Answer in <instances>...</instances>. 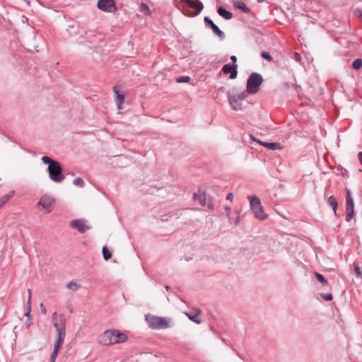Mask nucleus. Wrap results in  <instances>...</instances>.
I'll use <instances>...</instances> for the list:
<instances>
[{
	"instance_id": "f257e3e1",
	"label": "nucleus",
	"mask_w": 362,
	"mask_h": 362,
	"mask_svg": "<svg viewBox=\"0 0 362 362\" xmlns=\"http://www.w3.org/2000/svg\"><path fill=\"white\" fill-rule=\"evenodd\" d=\"M128 339L127 335L116 329H110L98 337V342L102 346H113L125 342Z\"/></svg>"
},
{
	"instance_id": "f03ea898",
	"label": "nucleus",
	"mask_w": 362,
	"mask_h": 362,
	"mask_svg": "<svg viewBox=\"0 0 362 362\" xmlns=\"http://www.w3.org/2000/svg\"><path fill=\"white\" fill-rule=\"evenodd\" d=\"M174 3L177 8L189 17L197 16L204 8L202 3L199 0H174Z\"/></svg>"
},
{
	"instance_id": "7ed1b4c3",
	"label": "nucleus",
	"mask_w": 362,
	"mask_h": 362,
	"mask_svg": "<svg viewBox=\"0 0 362 362\" xmlns=\"http://www.w3.org/2000/svg\"><path fill=\"white\" fill-rule=\"evenodd\" d=\"M42 160L44 163L49 165L48 172L50 179L55 182H62L64 176L62 174V168L60 163L48 156H43Z\"/></svg>"
},
{
	"instance_id": "20e7f679",
	"label": "nucleus",
	"mask_w": 362,
	"mask_h": 362,
	"mask_svg": "<svg viewBox=\"0 0 362 362\" xmlns=\"http://www.w3.org/2000/svg\"><path fill=\"white\" fill-rule=\"evenodd\" d=\"M146 320L151 329H160L169 327L170 320L166 317H161L152 315H146Z\"/></svg>"
},
{
	"instance_id": "39448f33",
	"label": "nucleus",
	"mask_w": 362,
	"mask_h": 362,
	"mask_svg": "<svg viewBox=\"0 0 362 362\" xmlns=\"http://www.w3.org/2000/svg\"><path fill=\"white\" fill-rule=\"evenodd\" d=\"M250 207L254 212L256 218L264 221L268 218V215L264 211L261 204V201L256 197H249Z\"/></svg>"
},
{
	"instance_id": "423d86ee",
	"label": "nucleus",
	"mask_w": 362,
	"mask_h": 362,
	"mask_svg": "<svg viewBox=\"0 0 362 362\" xmlns=\"http://www.w3.org/2000/svg\"><path fill=\"white\" fill-rule=\"evenodd\" d=\"M263 82L262 76L257 73H252L249 76L247 81V91L249 93H256Z\"/></svg>"
},
{
	"instance_id": "0eeeda50",
	"label": "nucleus",
	"mask_w": 362,
	"mask_h": 362,
	"mask_svg": "<svg viewBox=\"0 0 362 362\" xmlns=\"http://www.w3.org/2000/svg\"><path fill=\"white\" fill-rule=\"evenodd\" d=\"M54 204L55 199L48 194H44L37 203V206H41L47 214L53 210Z\"/></svg>"
},
{
	"instance_id": "6e6552de",
	"label": "nucleus",
	"mask_w": 362,
	"mask_h": 362,
	"mask_svg": "<svg viewBox=\"0 0 362 362\" xmlns=\"http://www.w3.org/2000/svg\"><path fill=\"white\" fill-rule=\"evenodd\" d=\"M52 322L53 325L56 328L57 334L59 333H66L65 331V318L63 315L60 316L58 315L57 312H54L52 314Z\"/></svg>"
},
{
	"instance_id": "1a4fd4ad",
	"label": "nucleus",
	"mask_w": 362,
	"mask_h": 362,
	"mask_svg": "<svg viewBox=\"0 0 362 362\" xmlns=\"http://www.w3.org/2000/svg\"><path fill=\"white\" fill-rule=\"evenodd\" d=\"M65 335L66 333L61 332L57 334V339L54 343V350L50 356L49 362H55L58 355V352L60 350L61 347L62 346V344H64Z\"/></svg>"
},
{
	"instance_id": "9d476101",
	"label": "nucleus",
	"mask_w": 362,
	"mask_h": 362,
	"mask_svg": "<svg viewBox=\"0 0 362 362\" xmlns=\"http://www.w3.org/2000/svg\"><path fill=\"white\" fill-rule=\"evenodd\" d=\"M97 6L99 9L105 12L112 13L117 10L113 0H99Z\"/></svg>"
},
{
	"instance_id": "9b49d317",
	"label": "nucleus",
	"mask_w": 362,
	"mask_h": 362,
	"mask_svg": "<svg viewBox=\"0 0 362 362\" xmlns=\"http://www.w3.org/2000/svg\"><path fill=\"white\" fill-rule=\"evenodd\" d=\"M245 97V93L240 95H233L229 98V103L232 108L235 110H238L242 108L241 100Z\"/></svg>"
},
{
	"instance_id": "f8f14e48",
	"label": "nucleus",
	"mask_w": 362,
	"mask_h": 362,
	"mask_svg": "<svg viewBox=\"0 0 362 362\" xmlns=\"http://www.w3.org/2000/svg\"><path fill=\"white\" fill-rule=\"evenodd\" d=\"M70 226L72 228H76L81 233H85L89 229V227L83 220H73L71 222Z\"/></svg>"
},
{
	"instance_id": "ddd939ff",
	"label": "nucleus",
	"mask_w": 362,
	"mask_h": 362,
	"mask_svg": "<svg viewBox=\"0 0 362 362\" xmlns=\"http://www.w3.org/2000/svg\"><path fill=\"white\" fill-rule=\"evenodd\" d=\"M185 315L189 317V319L197 324H200L202 322V320L199 317V315L201 313V310L199 309L194 308L189 312L185 313Z\"/></svg>"
},
{
	"instance_id": "4468645a",
	"label": "nucleus",
	"mask_w": 362,
	"mask_h": 362,
	"mask_svg": "<svg viewBox=\"0 0 362 362\" xmlns=\"http://www.w3.org/2000/svg\"><path fill=\"white\" fill-rule=\"evenodd\" d=\"M237 65H234L233 66H230V64H226L222 68V71L225 74H230V78L234 79L237 77Z\"/></svg>"
},
{
	"instance_id": "2eb2a0df",
	"label": "nucleus",
	"mask_w": 362,
	"mask_h": 362,
	"mask_svg": "<svg viewBox=\"0 0 362 362\" xmlns=\"http://www.w3.org/2000/svg\"><path fill=\"white\" fill-rule=\"evenodd\" d=\"M346 211L347 215V221H350L354 216V204L353 199H349L348 202H346Z\"/></svg>"
},
{
	"instance_id": "dca6fc26",
	"label": "nucleus",
	"mask_w": 362,
	"mask_h": 362,
	"mask_svg": "<svg viewBox=\"0 0 362 362\" xmlns=\"http://www.w3.org/2000/svg\"><path fill=\"white\" fill-rule=\"evenodd\" d=\"M114 93L116 95L115 102L118 110L122 109V105L124 101V95L119 93L116 88H114Z\"/></svg>"
},
{
	"instance_id": "f3484780",
	"label": "nucleus",
	"mask_w": 362,
	"mask_h": 362,
	"mask_svg": "<svg viewBox=\"0 0 362 362\" xmlns=\"http://www.w3.org/2000/svg\"><path fill=\"white\" fill-rule=\"evenodd\" d=\"M251 139L254 141H256L257 142L261 144L262 146L272 150L280 148V144L277 143H267V142H262L260 141H258L257 139H255L254 136H250Z\"/></svg>"
},
{
	"instance_id": "a211bd4d",
	"label": "nucleus",
	"mask_w": 362,
	"mask_h": 362,
	"mask_svg": "<svg viewBox=\"0 0 362 362\" xmlns=\"http://www.w3.org/2000/svg\"><path fill=\"white\" fill-rule=\"evenodd\" d=\"M233 6L235 8L242 10L245 13H249L250 11V8L246 6L245 3L240 0L233 1Z\"/></svg>"
},
{
	"instance_id": "6ab92c4d",
	"label": "nucleus",
	"mask_w": 362,
	"mask_h": 362,
	"mask_svg": "<svg viewBox=\"0 0 362 362\" xmlns=\"http://www.w3.org/2000/svg\"><path fill=\"white\" fill-rule=\"evenodd\" d=\"M218 13L226 20H229L232 18L233 15L230 12L226 11L223 7H220L218 9Z\"/></svg>"
},
{
	"instance_id": "aec40b11",
	"label": "nucleus",
	"mask_w": 362,
	"mask_h": 362,
	"mask_svg": "<svg viewBox=\"0 0 362 362\" xmlns=\"http://www.w3.org/2000/svg\"><path fill=\"white\" fill-rule=\"evenodd\" d=\"M14 195V191L9 192L0 199V209Z\"/></svg>"
},
{
	"instance_id": "412c9836",
	"label": "nucleus",
	"mask_w": 362,
	"mask_h": 362,
	"mask_svg": "<svg viewBox=\"0 0 362 362\" xmlns=\"http://www.w3.org/2000/svg\"><path fill=\"white\" fill-rule=\"evenodd\" d=\"M327 202H328V204H329V206H331L332 207L333 211H334V214H336L337 206H338V203H337L336 198L334 196H330L328 198Z\"/></svg>"
},
{
	"instance_id": "4be33fe9",
	"label": "nucleus",
	"mask_w": 362,
	"mask_h": 362,
	"mask_svg": "<svg viewBox=\"0 0 362 362\" xmlns=\"http://www.w3.org/2000/svg\"><path fill=\"white\" fill-rule=\"evenodd\" d=\"M211 29L213 30V32L219 37L222 38L223 37V33L219 29V28L216 24L213 25Z\"/></svg>"
},
{
	"instance_id": "5701e85b",
	"label": "nucleus",
	"mask_w": 362,
	"mask_h": 362,
	"mask_svg": "<svg viewBox=\"0 0 362 362\" xmlns=\"http://www.w3.org/2000/svg\"><path fill=\"white\" fill-rule=\"evenodd\" d=\"M315 276L316 279L319 281H320L323 285H325V286L328 285V281L325 279V277L322 274L316 272L315 274Z\"/></svg>"
},
{
	"instance_id": "b1692460",
	"label": "nucleus",
	"mask_w": 362,
	"mask_h": 362,
	"mask_svg": "<svg viewBox=\"0 0 362 362\" xmlns=\"http://www.w3.org/2000/svg\"><path fill=\"white\" fill-rule=\"evenodd\" d=\"M353 67L356 70H358L362 67V60L361 59H356L354 61Z\"/></svg>"
},
{
	"instance_id": "393cba45",
	"label": "nucleus",
	"mask_w": 362,
	"mask_h": 362,
	"mask_svg": "<svg viewBox=\"0 0 362 362\" xmlns=\"http://www.w3.org/2000/svg\"><path fill=\"white\" fill-rule=\"evenodd\" d=\"M102 251H103V257L105 260H108L109 259L111 258L112 254L110 252L108 251V250L107 249L106 247H103Z\"/></svg>"
},
{
	"instance_id": "a878e982",
	"label": "nucleus",
	"mask_w": 362,
	"mask_h": 362,
	"mask_svg": "<svg viewBox=\"0 0 362 362\" xmlns=\"http://www.w3.org/2000/svg\"><path fill=\"white\" fill-rule=\"evenodd\" d=\"M66 287L72 291H76L79 288V286L76 282L71 281L67 284Z\"/></svg>"
},
{
	"instance_id": "bb28decb",
	"label": "nucleus",
	"mask_w": 362,
	"mask_h": 362,
	"mask_svg": "<svg viewBox=\"0 0 362 362\" xmlns=\"http://www.w3.org/2000/svg\"><path fill=\"white\" fill-rule=\"evenodd\" d=\"M74 182V184L75 185H77V186H79V187H82L83 186V185H84V182H83V180L81 178H80V177H77V178H76V179L74 180V182Z\"/></svg>"
},
{
	"instance_id": "cd10ccee",
	"label": "nucleus",
	"mask_w": 362,
	"mask_h": 362,
	"mask_svg": "<svg viewBox=\"0 0 362 362\" xmlns=\"http://www.w3.org/2000/svg\"><path fill=\"white\" fill-rule=\"evenodd\" d=\"M190 78L189 76H180L177 78V83H185L189 81Z\"/></svg>"
},
{
	"instance_id": "c85d7f7f",
	"label": "nucleus",
	"mask_w": 362,
	"mask_h": 362,
	"mask_svg": "<svg viewBox=\"0 0 362 362\" xmlns=\"http://www.w3.org/2000/svg\"><path fill=\"white\" fill-rule=\"evenodd\" d=\"M261 55H262V57L264 59H266V60H267V61H269V62H271V61L272 60V56L269 54V53H268V52H262Z\"/></svg>"
},
{
	"instance_id": "c756f323",
	"label": "nucleus",
	"mask_w": 362,
	"mask_h": 362,
	"mask_svg": "<svg viewBox=\"0 0 362 362\" xmlns=\"http://www.w3.org/2000/svg\"><path fill=\"white\" fill-rule=\"evenodd\" d=\"M354 269L358 276H362V270L358 264L354 263Z\"/></svg>"
},
{
	"instance_id": "7c9ffc66",
	"label": "nucleus",
	"mask_w": 362,
	"mask_h": 362,
	"mask_svg": "<svg viewBox=\"0 0 362 362\" xmlns=\"http://www.w3.org/2000/svg\"><path fill=\"white\" fill-rule=\"evenodd\" d=\"M204 21L205 23L208 25H210L211 28L213 26V25L215 24L209 17H205Z\"/></svg>"
},
{
	"instance_id": "2f4dec72",
	"label": "nucleus",
	"mask_w": 362,
	"mask_h": 362,
	"mask_svg": "<svg viewBox=\"0 0 362 362\" xmlns=\"http://www.w3.org/2000/svg\"><path fill=\"white\" fill-rule=\"evenodd\" d=\"M322 298L326 300H332V295L331 293H325L322 295Z\"/></svg>"
},
{
	"instance_id": "473e14b6",
	"label": "nucleus",
	"mask_w": 362,
	"mask_h": 362,
	"mask_svg": "<svg viewBox=\"0 0 362 362\" xmlns=\"http://www.w3.org/2000/svg\"><path fill=\"white\" fill-rule=\"evenodd\" d=\"M141 9L142 11H145V12L149 11L148 6L146 4H144V3L141 4Z\"/></svg>"
},
{
	"instance_id": "72a5a7b5",
	"label": "nucleus",
	"mask_w": 362,
	"mask_h": 362,
	"mask_svg": "<svg viewBox=\"0 0 362 362\" xmlns=\"http://www.w3.org/2000/svg\"><path fill=\"white\" fill-rule=\"evenodd\" d=\"M293 58H294V59H295L296 62H300L301 61V57H300V55L298 53H297V52H295V53H294Z\"/></svg>"
},
{
	"instance_id": "f704fd0d",
	"label": "nucleus",
	"mask_w": 362,
	"mask_h": 362,
	"mask_svg": "<svg viewBox=\"0 0 362 362\" xmlns=\"http://www.w3.org/2000/svg\"><path fill=\"white\" fill-rule=\"evenodd\" d=\"M199 201L201 204H202L203 206L205 205V197H204V196H199Z\"/></svg>"
},
{
	"instance_id": "c9c22d12",
	"label": "nucleus",
	"mask_w": 362,
	"mask_h": 362,
	"mask_svg": "<svg viewBox=\"0 0 362 362\" xmlns=\"http://www.w3.org/2000/svg\"><path fill=\"white\" fill-rule=\"evenodd\" d=\"M40 306V308H41L42 314L46 315L47 311H46V309H45L44 305L42 303H41Z\"/></svg>"
},
{
	"instance_id": "e433bc0d",
	"label": "nucleus",
	"mask_w": 362,
	"mask_h": 362,
	"mask_svg": "<svg viewBox=\"0 0 362 362\" xmlns=\"http://www.w3.org/2000/svg\"><path fill=\"white\" fill-rule=\"evenodd\" d=\"M28 299L27 304H28V305H30V300H31V290H30V289H28Z\"/></svg>"
},
{
	"instance_id": "4c0bfd02",
	"label": "nucleus",
	"mask_w": 362,
	"mask_h": 362,
	"mask_svg": "<svg viewBox=\"0 0 362 362\" xmlns=\"http://www.w3.org/2000/svg\"><path fill=\"white\" fill-rule=\"evenodd\" d=\"M233 193H228L226 196V199L227 200H230V201H232L233 200Z\"/></svg>"
},
{
	"instance_id": "58836bf2",
	"label": "nucleus",
	"mask_w": 362,
	"mask_h": 362,
	"mask_svg": "<svg viewBox=\"0 0 362 362\" xmlns=\"http://www.w3.org/2000/svg\"><path fill=\"white\" fill-rule=\"evenodd\" d=\"M28 305V310L26 312V313L25 314V315L28 317H30V305Z\"/></svg>"
},
{
	"instance_id": "ea45409f",
	"label": "nucleus",
	"mask_w": 362,
	"mask_h": 362,
	"mask_svg": "<svg viewBox=\"0 0 362 362\" xmlns=\"http://www.w3.org/2000/svg\"><path fill=\"white\" fill-rule=\"evenodd\" d=\"M349 199H353L351 197V193L349 190L346 192V202H348Z\"/></svg>"
},
{
	"instance_id": "a19ab883",
	"label": "nucleus",
	"mask_w": 362,
	"mask_h": 362,
	"mask_svg": "<svg viewBox=\"0 0 362 362\" xmlns=\"http://www.w3.org/2000/svg\"><path fill=\"white\" fill-rule=\"evenodd\" d=\"M225 209L226 211L227 216H229L230 214V208L229 206H226Z\"/></svg>"
},
{
	"instance_id": "79ce46f5",
	"label": "nucleus",
	"mask_w": 362,
	"mask_h": 362,
	"mask_svg": "<svg viewBox=\"0 0 362 362\" xmlns=\"http://www.w3.org/2000/svg\"><path fill=\"white\" fill-rule=\"evenodd\" d=\"M230 59L233 61L234 64L237 62V57L234 55L230 57Z\"/></svg>"
},
{
	"instance_id": "37998d69",
	"label": "nucleus",
	"mask_w": 362,
	"mask_h": 362,
	"mask_svg": "<svg viewBox=\"0 0 362 362\" xmlns=\"http://www.w3.org/2000/svg\"><path fill=\"white\" fill-rule=\"evenodd\" d=\"M358 160H359L360 163H361V165H362V152H360V153H358Z\"/></svg>"
},
{
	"instance_id": "c03bdc74",
	"label": "nucleus",
	"mask_w": 362,
	"mask_h": 362,
	"mask_svg": "<svg viewBox=\"0 0 362 362\" xmlns=\"http://www.w3.org/2000/svg\"><path fill=\"white\" fill-rule=\"evenodd\" d=\"M68 310L71 313L72 312V307H71V305H70L69 307H68Z\"/></svg>"
},
{
	"instance_id": "a18cd8bd",
	"label": "nucleus",
	"mask_w": 362,
	"mask_h": 362,
	"mask_svg": "<svg viewBox=\"0 0 362 362\" xmlns=\"http://www.w3.org/2000/svg\"><path fill=\"white\" fill-rule=\"evenodd\" d=\"M30 322H28V323H26V326H27V327H28V328H29V327H30Z\"/></svg>"
}]
</instances>
